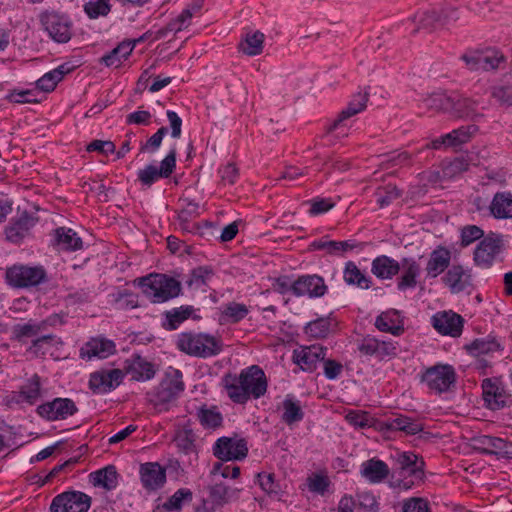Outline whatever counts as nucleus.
Returning a JSON list of instances; mask_svg holds the SVG:
<instances>
[{
    "mask_svg": "<svg viewBox=\"0 0 512 512\" xmlns=\"http://www.w3.org/2000/svg\"><path fill=\"white\" fill-rule=\"evenodd\" d=\"M423 103L429 110L450 114L452 96L441 91L433 92L423 98Z\"/></svg>",
    "mask_w": 512,
    "mask_h": 512,
    "instance_id": "nucleus-40",
    "label": "nucleus"
},
{
    "mask_svg": "<svg viewBox=\"0 0 512 512\" xmlns=\"http://www.w3.org/2000/svg\"><path fill=\"white\" fill-rule=\"evenodd\" d=\"M247 454V441L237 436L221 437L213 446V455L222 461L243 460Z\"/></svg>",
    "mask_w": 512,
    "mask_h": 512,
    "instance_id": "nucleus-7",
    "label": "nucleus"
},
{
    "mask_svg": "<svg viewBox=\"0 0 512 512\" xmlns=\"http://www.w3.org/2000/svg\"><path fill=\"white\" fill-rule=\"evenodd\" d=\"M84 12L90 19L107 16L112 9L110 0H90L83 6Z\"/></svg>",
    "mask_w": 512,
    "mask_h": 512,
    "instance_id": "nucleus-50",
    "label": "nucleus"
},
{
    "mask_svg": "<svg viewBox=\"0 0 512 512\" xmlns=\"http://www.w3.org/2000/svg\"><path fill=\"white\" fill-rule=\"evenodd\" d=\"M502 60L503 57L499 56L496 52L480 51L479 70L489 71L496 69Z\"/></svg>",
    "mask_w": 512,
    "mask_h": 512,
    "instance_id": "nucleus-59",
    "label": "nucleus"
},
{
    "mask_svg": "<svg viewBox=\"0 0 512 512\" xmlns=\"http://www.w3.org/2000/svg\"><path fill=\"white\" fill-rule=\"evenodd\" d=\"M368 99L369 94L367 92L354 95L348 106L339 113L338 117L327 128V133H332L341 126L343 121L362 112L367 106Z\"/></svg>",
    "mask_w": 512,
    "mask_h": 512,
    "instance_id": "nucleus-25",
    "label": "nucleus"
},
{
    "mask_svg": "<svg viewBox=\"0 0 512 512\" xmlns=\"http://www.w3.org/2000/svg\"><path fill=\"white\" fill-rule=\"evenodd\" d=\"M45 278L46 273L41 267L14 265L6 271L8 283L18 288L36 286L43 282Z\"/></svg>",
    "mask_w": 512,
    "mask_h": 512,
    "instance_id": "nucleus-6",
    "label": "nucleus"
},
{
    "mask_svg": "<svg viewBox=\"0 0 512 512\" xmlns=\"http://www.w3.org/2000/svg\"><path fill=\"white\" fill-rule=\"evenodd\" d=\"M214 276L212 268L208 266H199L191 271L189 279L186 281L187 286L193 290L206 291L211 279Z\"/></svg>",
    "mask_w": 512,
    "mask_h": 512,
    "instance_id": "nucleus-38",
    "label": "nucleus"
},
{
    "mask_svg": "<svg viewBox=\"0 0 512 512\" xmlns=\"http://www.w3.org/2000/svg\"><path fill=\"white\" fill-rule=\"evenodd\" d=\"M402 512H430L429 502L421 497H412L403 501Z\"/></svg>",
    "mask_w": 512,
    "mask_h": 512,
    "instance_id": "nucleus-63",
    "label": "nucleus"
},
{
    "mask_svg": "<svg viewBox=\"0 0 512 512\" xmlns=\"http://www.w3.org/2000/svg\"><path fill=\"white\" fill-rule=\"evenodd\" d=\"M389 430L402 431L407 435H415L423 430V424L408 416L399 415L385 422Z\"/></svg>",
    "mask_w": 512,
    "mask_h": 512,
    "instance_id": "nucleus-35",
    "label": "nucleus"
},
{
    "mask_svg": "<svg viewBox=\"0 0 512 512\" xmlns=\"http://www.w3.org/2000/svg\"><path fill=\"white\" fill-rule=\"evenodd\" d=\"M89 478L95 487H102L108 491L115 489L118 485V473L113 465L92 472Z\"/></svg>",
    "mask_w": 512,
    "mask_h": 512,
    "instance_id": "nucleus-32",
    "label": "nucleus"
},
{
    "mask_svg": "<svg viewBox=\"0 0 512 512\" xmlns=\"http://www.w3.org/2000/svg\"><path fill=\"white\" fill-rule=\"evenodd\" d=\"M358 505L359 509L362 512H377L378 511V503L374 495L370 492H360L357 494L356 506Z\"/></svg>",
    "mask_w": 512,
    "mask_h": 512,
    "instance_id": "nucleus-64",
    "label": "nucleus"
},
{
    "mask_svg": "<svg viewBox=\"0 0 512 512\" xmlns=\"http://www.w3.org/2000/svg\"><path fill=\"white\" fill-rule=\"evenodd\" d=\"M34 219L27 213L22 214L15 222L6 228V237L9 241L20 242L34 226Z\"/></svg>",
    "mask_w": 512,
    "mask_h": 512,
    "instance_id": "nucleus-34",
    "label": "nucleus"
},
{
    "mask_svg": "<svg viewBox=\"0 0 512 512\" xmlns=\"http://www.w3.org/2000/svg\"><path fill=\"white\" fill-rule=\"evenodd\" d=\"M283 415L282 420L288 424L291 425L295 422H299L304 417V412L302 411V408L298 401H294L292 398L287 397L283 401Z\"/></svg>",
    "mask_w": 512,
    "mask_h": 512,
    "instance_id": "nucleus-49",
    "label": "nucleus"
},
{
    "mask_svg": "<svg viewBox=\"0 0 512 512\" xmlns=\"http://www.w3.org/2000/svg\"><path fill=\"white\" fill-rule=\"evenodd\" d=\"M408 21L414 24V33L421 29L432 31L438 24H441V14L439 10L431 8L415 13L408 19Z\"/></svg>",
    "mask_w": 512,
    "mask_h": 512,
    "instance_id": "nucleus-28",
    "label": "nucleus"
},
{
    "mask_svg": "<svg viewBox=\"0 0 512 512\" xmlns=\"http://www.w3.org/2000/svg\"><path fill=\"white\" fill-rule=\"evenodd\" d=\"M176 149L172 148L168 155L161 161L160 167L147 165L139 170L138 179L142 185L150 187L160 178H168L176 167Z\"/></svg>",
    "mask_w": 512,
    "mask_h": 512,
    "instance_id": "nucleus-10",
    "label": "nucleus"
},
{
    "mask_svg": "<svg viewBox=\"0 0 512 512\" xmlns=\"http://www.w3.org/2000/svg\"><path fill=\"white\" fill-rule=\"evenodd\" d=\"M190 10H183L176 18L172 19L165 27L159 29L156 33V39L165 37L170 32H180L186 29L191 23Z\"/></svg>",
    "mask_w": 512,
    "mask_h": 512,
    "instance_id": "nucleus-43",
    "label": "nucleus"
},
{
    "mask_svg": "<svg viewBox=\"0 0 512 512\" xmlns=\"http://www.w3.org/2000/svg\"><path fill=\"white\" fill-rule=\"evenodd\" d=\"M228 397L235 403L244 404L251 397L258 399L267 391V380L257 365L243 369L239 375L226 374L222 379Z\"/></svg>",
    "mask_w": 512,
    "mask_h": 512,
    "instance_id": "nucleus-1",
    "label": "nucleus"
},
{
    "mask_svg": "<svg viewBox=\"0 0 512 512\" xmlns=\"http://www.w3.org/2000/svg\"><path fill=\"white\" fill-rule=\"evenodd\" d=\"M360 246V244L348 240V241H334L327 239H320L310 244L311 250H325L327 254L333 256H342L349 250H353Z\"/></svg>",
    "mask_w": 512,
    "mask_h": 512,
    "instance_id": "nucleus-31",
    "label": "nucleus"
},
{
    "mask_svg": "<svg viewBox=\"0 0 512 512\" xmlns=\"http://www.w3.org/2000/svg\"><path fill=\"white\" fill-rule=\"evenodd\" d=\"M143 293L153 303H163L177 297L181 292L179 281L164 274H149L136 280Z\"/></svg>",
    "mask_w": 512,
    "mask_h": 512,
    "instance_id": "nucleus-3",
    "label": "nucleus"
},
{
    "mask_svg": "<svg viewBox=\"0 0 512 512\" xmlns=\"http://www.w3.org/2000/svg\"><path fill=\"white\" fill-rule=\"evenodd\" d=\"M327 353V348L318 345L302 347L293 352V361L303 371L313 372L317 364L323 361Z\"/></svg>",
    "mask_w": 512,
    "mask_h": 512,
    "instance_id": "nucleus-17",
    "label": "nucleus"
},
{
    "mask_svg": "<svg viewBox=\"0 0 512 512\" xmlns=\"http://www.w3.org/2000/svg\"><path fill=\"white\" fill-rule=\"evenodd\" d=\"M177 348L190 355L201 358L221 353L223 343L220 338L205 333L182 332L177 337Z\"/></svg>",
    "mask_w": 512,
    "mask_h": 512,
    "instance_id": "nucleus-2",
    "label": "nucleus"
},
{
    "mask_svg": "<svg viewBox=\"0 0 512 512\" xmlns=\"http://www.w3.org/2000/svg\"><path fill=\"white\" fill-rule=\"evenodd\" d=\"M344 280L349 285H357L363 289H368L371 284V280L352 261L347 262L345 265Z\"/></svg>",
    "mask_w": 512,
    "mask_h": 512,
    "instance_id": "nucleus-45",
    "label": "nucleus"
},
{
    "mask_svg": "<svg viewBox=\"0 0 512 512\" xmlns=\"http://www.w3.org/2000/svg\"><path fill=\"white\" fill-rule=\"evenodd\" d=\"M490 210L496 218H512V194L509 192L496 193Z\"/></svg>",
    "mask_w": 512,
    "mask_h": 512,
    "instance_id": "nucleus-36",
    "label": "nucleus"
},
{
    "mask_svg": "<svg viewBox=\"0 0 512 512\" xmlns=\"http://www.w3.org/2000/svg\"><path fill=\"white\" fill-rule=\"evenodd\" d=\"M113 299L118 309L128 310L137 308L139 306L138 296L128 290L113 294Z\"/></svg>",
    "mask_w": 512,
    "mask_h": 512,
    "instance_id": "nucleus-54",
    "label": "nucleus"
},
{
    "mask_svg": "<svg viewBox=\"0 0 512 512\" xmlns=\"http://www.w3.org/2000/svg\"><path fill=\"white\" fill-rule=\"evenodd\" d=\"M54 246L58 250L76 251L83 246L82 239L71 228L59 227L54 231Z\"/></svg>",
    "mask_w": 512,
    "mask_h": 512,
    "instance_id": "nucleus-27",
    "label": "nucleus"
},
{
    "mask_svg": "<svg viewBox=\"0 0 512 512\" xmlns=\"http://www.w3.org/2000/svg\"><path fill=\"white\" fill-rule=\"evenodd\" d=\"M201 425L206 429H216L222 425L223 417L216 407H201L197 413Z\"/></svg>",
    "mask_w": 512,
    "mask_h": 512,
    "instance_id": "nucleus-47",
    "label": "nucleus"
},
{
    "mask_svg": "<svg viewBox=\"0 0 512 512\" xmlns=\"http://www.w3.org/2000/svg\"><path fill=\"white\" fill-rule=\"evenodd\" d=\"M491 95L501 106H512V85L503 84L494 86Z\"/></svg>",
    "mask_w": 512,
    "mask_h": 512,
    "instance_id": "nucleus-57",
    "label": "nucleus"
},
{
    "mask_svg": "<svg viewBox=\"0 0 512 512\" xmlns=\"http://www.w3.org/2000/svg\"><path fill=\"white\" fill-rule=\"evenodd\" d=\"M123 377L120 369H102L90 375L89 388L97 394L108 393L121 384Z\"/></svg>",
    "mask_w": 512,
    "mask_h": 512,
    "instance_id": "nucleus-12",
    "label": "nucleus"
},
{
    "mask_svg": "<svg viewBox=\"0 0 512 512\" xmlns=\"http://www.w3.org/2000/svg\"><path fill=\"white\" fill-rule=\"evenodd\" d=\"M401 275L397 281V288L400 291L413 289L417 286V278L421 268L414 258H403L400 262Z\"/></svg>",
    "mask_w": 512,
    "mask_h": 512,
    "instance_id": "nucleus-24",
    "label": "nucleus"
},
{
    "mask_svg": "<svg viewBox=\"0 0 512 512\" xmlns=\"http://www.w3.org/2000/svg\"><path fill=\"white\" fill-rule=\"evenodd\" d=\"M345 418L351 425L358 428L371 427L374 421V419L364 411H350Z\"/></svg>",
    "mask_w": 512,
    "mask_h": 512,
    "instance_id": "nucleus-61",
    "label": "nucleus"
},
{
    "mask_svg": "<svg viewBox=\"0 0 512 512\" xmlns=\"http://www.w3.org/2000/svg\"><path fill=\"white\" fill-rule=\"evenodd\" d=\"M184 390V383L179 371L167 375L154 390L147 393V400L159 412L168 409V404Z\"/></svg>",
    "mask_w": 512,
    "mask_h": 512,
    "instance_id": "nucleus-4",
    "label": "nucleus"
},
{
    "mask_svg": "<svg viewBox=\"0 0 512 512\" xmlns=\"http://www.w3.org/2000/svg\"><path fill=\"white\" fill-rule=\"evenodd\" d=\"M432 324L440 334L458 337L462 333L464 319L453 311H443L432 317Z\"/></svg>",
    "mask_w": 512,
    "mask_h": 512,
    "instance_id": "nucleus-15",
    "label": "nucleus"
},
{
    "mask_svg": "<svg viewBox=\"0 0 512 512\" xmlns=\"http://www.w3.org/2000/svg\"><path fill=\"white\" fill-rule=\"evenodd\" d=\"M124 370L136 381H148L156 374L154 364L140 355H132L125 361Z\"/></svg>",
    "mask_w": 512,
    "mask_h": 512,
    "instance_id": "nucleus-20",
    "label": "nucleus"
},
{
    "mask_svg": "<svg viewBox=\"0 0 512 512\" xmlns=\"http://www.w3.org/2000/svg\"><path fill=\"white\" fill-rule=\"evenodd\" d=\"M140 477L144 488L147 490H157L166 481V471L160 464L148 462L140 466Z\"/></svg>",
    "mask_w": 512,
    "mask_h": 512,
    "instance_id": "nucleus-21",
    "label": "nucleus"
},
{
    "mask_svg": "<svg viewBox=\"0 0 512 512\" xmlns=\"http://www.w3.org/2000/svg\"><path fill=\"white\" fill-rule=\"evenodd\" d=\"M482 390L483 399L487 407L491 410L504 408L510 400V395L497 380L489 378L484 379L482 382Z\"/></svg>",
    "mask_w": 512,
    "mask_h": 512,
    "instance_id": "nucleus-19",
    "label": "nucleus"
},
{
    "mask_svg": "<svg viewBox=\"0 0 512 512\" xmlns=\"http://www.w3.org/2000/svg\"><path fill=\"white\" fill-rule=\"evenodd\" d=\"M477 101L465 96H452L450 115L460 119H470L476 121L483 117V114L477 111Z\"/></svg>",
    "mask_w": 512,
    "mask_h": 512,
    "instance_id": "nucleus-23",
    "label": "nucleus"
},
{
    "mask_svg": "<svg viewBox=\"0 0 512 512\" xmlns=\"http://www.w3.org/2000/svg\"><path fill=\"white\" fill-rule=\"evenodd\" d=\"M500 348V344L495 338L487 337L484 339H475L469 346H467V349L470 351V353H473L475 355L480 354H488L491 352L498 351Z\"/></svg>",
    "mask_w": 512,
    "mask_h": 512,
    "instance_id": "nucleus-53",
    "label": "nucleus"
},
{
    "mask_svg": "<svg viewBox=\"0 0 512 512\" xmlns=\"http://www.w3.org/2000/svg\"><path fill=\"white\" fill-rule=\"evenodd\" d=\"M248 312L245 304L231 302L222 311L221 319L225 322L237 323L244 319Z\"/></svg>",
    "mask_w": 512,
    "mask_h": 512,
    "instance_id": "nucleus-51",
    "label": "nucleus"
},
{
    "mask_svg": "<svg viewBox=\"0 0 512 512\" xmlns=\"http://www.w3.org/2000/svg\"><path fill=\"white\" fill-rule=\"evenodd\" d=\"M91 497L80 491H67L57 495L50 506L51 512H87Z\"/></svg>",
    "mask_w": 512,
    "mask_h": 512,
    "instance_id": "nucleus-8",
    "label": "nucleus"
},
{
    "mask_svg": "<svg viewBox=\"0 0 512 512\" xmlns=\"http://www.w3.org/2000/svg\"><path fill=\"white\" fill-rule=\"evenodd\" d=\"M135 48V42L123 41L118 44L110 53L101 58V62L106 66L119 67L122 60H126Z\"/></svg>",
    "mask_w": 512,
    "mask_h": 512,
    "instance_id": "nucleus-37",
    "label": "nucleus"
},
{
    "mask_svg": "<svg viewBox=\"0 0 512 512\" xmlns=\"http://www.w3.org/2000/svg\"><path fill=\"white\" fill-rule=\"evenodd\" d=\"M395 460L399 468L409 475L419 477L423 473L422 466L424 463L421 461L418 465V456L412 452H398Z\"/></svg>",
    "mask_w": 512,
    "mask_h": 512,
    "instance_id": "nucleus-39",
    "label": "nucleus"
},
{
    "mask_svg": "<svg viewBox=\"0 0 512 512\" xmlns=\"http://www.w3.org/2000/svg\"><path fill=\"white\" fill-rule=\"evenodd\" d=\"M39 21L42 28L58 43H66L72 37V23L69 18L54 10L40 13Z\"/></svg>",
    "mask_w": 512,
    "mask_h": 512,
    "instance_id": "nucleus-5",
    "label": "nucleus"
},
{
    "mask_svg": "<svg viewBox=\"0 0 512 512\" xmlns=\"http://www.w3.org/2000/svg\"><path fill=\"white\" fill-rule=\"evenodd\" d=\"M377 203L380 208H384L401 196V191L396 186H387L377 192Z\"/></svg>",
    "mask_w": 512,
    "mask_h": 512,
    "instance_id": "nucleus-62",
    "label": "nucleus"
},
{
    "mask_svg": "<svg viewBox=\"0 0 512 512\" xmlns=\"http://www.w3.org/2000/svg\"><path fill=\"white\" fill-rule=\"evenodd\" d=\"M115 351V344L103 338H93L80 349L82 359L91 360L93 357L106 358Z\"/></svg>",
    "mask_w": 512,
    "mask_h": 512,
    "instance_id": "nucleus-26",
    "label": "nucleus"
},
{
    "mask_svg": "<svg viewBox=\"0 0 512 512\" xmlns=\"http://www.w3.org/2000/svg\"><path fill=\"white\" fill-rule=\"evenodd\" d=\"M500 252V240L485 237L474 251V261L477 266L488 268L492 265L495 256Z\"/></svg>",
    "mask_w": 512,
    "mask_h": 512,
    "instance_id": "nucleus-22",
    "label": "nucleus"
},
{
    "mask_svg": "<svg viewBox=\"0 0 512 512\" xmlns=\"http://www.w3.org/2000/svg\"><path fill=\"white\" fill-rule=\"evenodd\" d=\"M193 312L194 309L192 306H181L167 311L165 313L166 321L163 323V327L166 330H176Z\"/></svg>",
    "mask_w": 512,
    "mask_h": 512,
    "instance_id": "nucleus-42",
    "label": "nucleus"
},
{
    "mask_svg": "<svg viewBox=\"0 0 512 512\" xmlns=\"http://www.w3.org/2000/svg\"><path fill=\"white\" fill-rule=\"evenodd\" d=\"M451 253L445 247L439 246L430 254L426 272L429 277L435 278L449 267Z\"/></svg>",
    "mask_w": 512,
    "mask_h": 512,
    "instance_id": "nucleus-29",
    "label": "nucleus"
},
{
    "mask_svg": "<svg viewBox=\"0 0 512 512\" xmlns=\"http://www.w3.org/2000/svg\"><path fill=\"white\" fill-rule=\"evenodd\" d=\"M473 450L482 454H491L498 457L512 459V442L502 438L481 435L471 440Z\"/></svg>",
    "mask_w": 512,
    "mask_h": 512,
    "instance_id": "nucleus-11",
    "label": "nucleus"
},
{
    "mask_svg": "<svg viewBox=\"0 0 512 512\" xmlns=\"http://www.w3.org/2000/svg\"><path fill=\"white\" fill-rule=\"evenodd\" d=\"M375 326L382 332H388L396 336L403 332V327L399 324L396 311H387L381 313L376 318Z\"/></svg>",
    "mask_w": 512,
    "mask_h": 512,
    "instance_id": "nucleus-41",
    "label": "nucleus"
},
{
    "mask_svg": "<svg viewBox=\"0 0 512 512\" xmlns=\"http://www.w3.org/2000/svg\"><path fill=\"white\" fill-rule=\"evenodd\" d=\"M291 291L295 296L321 297L327 291L322 277L318 275H305L299 277L292 285Z\"/></svg>",
    "mask_w": 512,
    "mask_h": 512,
    "instance_id": "nucleus-16",
    "label": "nucleus"
},
{
    "mask_svg": "<svg viewBox=\"0 0 512 512\" xmlns=\"http://www.w3.org/2000/svg\"><path fill=\"white\" fill-rule=\"evenodd\" d=\"M476 131L477 127L475 125L462 126L450 133L432 140L426 145V148L441 149L443 147H459L462 144L467 143Z\"/></svg>",
    "mask_w": 512,
    "mask_h": 512,
    "instance_id": "nucleus-14",
    "label": "nucleus"
},
{
    "mask_svg": "<svg viewBox=\"0 0 512 512\" xmlns=\"http://www.w3.org/2000/svg\"><path fill=\"white\" fill-rule=\"evenodd\" d=\"M178 219L183 230H190V220L199 215V204L187 198L181 199Z\"/></svg>",
    "mask_w": 512,
    "mask_h": 512,
    "instance_id": "nucleus-46",
    "label": "nucleus"
},
{
    "mask_svg": "<svg viewBox=\"0 0 512 512\" xmlns=\"http://www.w3.org/2000/svg\"><path fill=\"white\" fill-rule=\"evenodd\" d=\"M442 280L453 294L467 291L473 286L471 271L461 265H452Z\"/></svg>",
    "mask_w": 512,
    "mask_h": 512,
    "instance_id": "nucleus-18",
    "label": "nucleus"
},
{
    "mask_svg": "<svg viewBox=\"0 0 512 512\" xmlns=\"http://www.w3.org/2000/svg\"><path fill=\"white\" fill-rule=\"evenodd\" d=\"M371 271L381 280L392 279L400 272V262L389 256L381 255L372 261Z\"/></svg>",
    "mask_w": 512,
    "mask_h": 512,
    "instance_id": "nucleus-30",
    "label": "nucleus"
},
{
    "mask_svg": "<svg viewBox=\"0 0 512 512\" xmlns=\"http://www.w3.org/2000/svg\"><path fill=\"white\" fill-rule=\"evenodd\" d=\"M265 36L260 31L247 33L240 44L241 51L248 56H256L262 53Z\"/></svg>",
    "mask_w": 512,
    "mask_h": 512,
    "instance_id": "nucleus-44",
    "label": "nucleus"
},
{
    "mask_svg": "<svg viewBox=\"0 0 512 512\" xmlns=\"http://www.w3.org/2000/svg\"><path fill=\"white\" fill-rule=\"evenodd\" d=\"M40 416L50 421L63 420L74 415L78 409L69 398H55L51 402L40 405L37 408Z\"/></svg>",
    "mask_w": 512,
    "mask_h": 512,
    "instance_id": "nucleus-13",
    "label": "nucleus"
},
{
    "mask_svg": "<svg viewBox=\"0 0 512 512\" xmlns=\"http://www.w3.org/2000/svg\"><path fill=\"white\" fill-rule=\"evenodd\" d=\"M42 331L39 322L29 321L24 324H17L13 327V334L17 340L37 336Z\"/></svg>",
    "mask_w": 512,
    "mask_h": 512,
    "instance_id": "nucleus-55",
    "label": "nucleus"
},
{
    "mask_svg": "<svg viewBox=\"0 0 512 512\" xmlns=\"http://www.w3.org/2000/svg\"><path fill=\"white\" fill-rule=\"evenodd\" d=\"M21 397L29 404H34L40 397V379L34 375L31 380L22 388Z\"/></svg>",
    "mask_w": 512,
    "mask_h": 512,
    "instance_id": "nucleus-56",
    "label": "nucleus"
},
{
    "mask_svg": "<svg viewBox=\"0 0 512 512\" xmlns=\"http://www.w3.org/2000/svg\"><path fill=\"white\" fill-rule=\"evenodd\" d=\"M192 493L188 489L177 490L164 504L163 508L167 511L178 510L185 499L191 500Z\"/></svg>",
    "mask_w": 512,
    "mask_h": 512,
    "instance_id": "nucleus-60",
    "label": "nucleus"
},
{
    "mask_svg": "<svg viewBox=\"0 0 512 512\" xmlns=\"http://www.w3.org/2000/svg\"><path fill=\"white\" fill-rule=\"evenodd\" d=\"M361 475L372 483H379L389 475V468L385 462L373 458L362 463Z\"/></svg>",
    "mask_w": 512,
    "mask_h": 512,
    "instance_id": "nucleus-33",
    "label": "nucleus"
},
{
    "mask_svg": "<svg viewBox=\"0 0 512 512\" xmlns=\"http://www.w3.org/2000/svg\"><path fill=\"white\" fill-rule=\"evenodd\" d=\"M307 486L309 491L324 495L330 486V480L327 476L313 474L307 478Z\"/></svg>",
    "mask_w": 512,
    "mask_h": 512,
    "instance_id": "nucleus-58",
    "label": "nucleus"
},
{
    "mask_svg": "<svg viewBox=\"0 0 512 512\" xmlns=\"http://www.w3.org/2000/svg\"><path fill=\"white\" fill-rule=\"evenodd\" d=\"M431 390L438 393L447 392L455 384L456 374L450 365H436L428 368L422 376Z\"/></svg>",
    "mask_w": 512,
    "mask_h": 512,
    "instance_id": "nucleus-9",
    "label": "nucleus"
},
{
    "mask_svg": "<svg viewBox=\"0 0 512 512\" xmlns=\"http://www.w3.org/2000/svg\"><path fill=\"white\" fill-rule=\"evenodd\" d=\"M195 441L196 437L191 429L179 430L174 437V442L177 448L185 454L196 452Z\"/></svg>",
    "mask_w": 512,
    "mask_h": 512,
    "instance_id": "nucleus-48",
    "label": "nucleus"
},
{
    "mask_svg": "<svg viewBox=\"0 0 512 512\" xmlns=\"http://www.w3.org/2000/svg\"><path fill=\"white\" fill-rule=\"evenodd\" d=\"M331 331L329 318H318L305 326V333L313 338H325Z\"/></svg>",
    "mask_w": 512,
    "mask_h": 512,
    "instance_id": "nucleus-52",
    "label": "nucleus"
}]
</instances>
